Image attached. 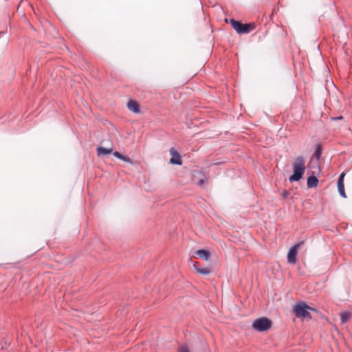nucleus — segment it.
<instances>
[{
    "label": "nucleus",
    "mask_w": 352,
    "mask_h": 352,
    "mask_svg": "<svg viewBox=\"0 0 352 352\" xmlns=\"http://www.w3.org/2000/svg\"><path fill=\"white\" fill-rule=\"evenodd\" d=\"M305 170V158L300 155L298 156L293 163L294 174L292 175L289 180L290 182H298L302 179Z\"/></svg>",
    "instance_id": "f257e3e1"
},
{
    "label": "nucleus",
    "mask_w": 352,
    "mask_h": 352,
    "mask_svg": "<svg viewBox=\"0 0 352 352\" xmlns=\"http://www.w3.org/2000/svg\"><path fill=\"white\" fill-rule=\"evenodd\" d=\"M293 310L295 316L302 320H310L311 318L309 311H316V309L309 307L304 302L294 305Z\"/></svg>",
    "instance_id": "f03ea898"
},
{
    "label": "nucleus",
    "mask_w": 352,
    "mask_h": 352,
    "mask_svg": "<svg viewBox=\"0 0 352 352\" xmlns=\"http://www.w3.org/2000/svg\"><path fill=\"white\" fill-rule=\"evenodd\" d=\"M227 23H230L232 28L240 34H245L251 32L256 28V25L254 23H242L239 21H236L234 19H231L228 21L226 19Z\"/></svg>",
    "instance_id": "7ed1b4c3"
},
{
    "label": "nucleus",
    "mask_w": 352,
    "mask_h": 352,
    "mask_svg": "<svg viewBox=\"0 0 352 352\" xmlns=\"http://www.w3.org/2000/svg\"><path fill=\"white\" fill-rule=\"evenodd\" d=\"M272 326V322L270 319L262 317L256 319L252 323V328L258 332L267 331L271 329Z\"/></svg>",
    "instance_id": "20e7f679"
},
{
    "label": "nucleus",
    "mask_w": 352,
    "mask_h": 352,
    "mask_svg": "<svg viewBox=\"0 0 352 352\" xmlns=\"http://www.w3.org/2000/svg\"><path fill=\"white\" fill-rule=\"evenodd\" d=\"M308 168L311 169H314L311 171V175L307 178V185L308 188H316L318 184V179L314 175H317L320 172L318 163H316L314 166L309 164Z\"/></svg>",
    "instance_id": "39448f33"
},
{
    "label": "nucleus",
    "mask_w": 352,
    "mask_h": 352,
    "mask_svg": "<svg viewBox=\"0 0 352 352\" xmlns=\"http://www.w3.org/2000/svg\"><path fill=\"white\" fill-rule=\"evenodd\" d=\"M304 243V241H300L294 246H292L287 254V261L289 263L295 264L296 263V256L298 253V250L300 247Z\"/></svg>",
    "instance_id": "423d86ee"
},
{
    "label": "nucleus",
    "mask_w": 352,
    "mask_h": 352,
    "mask_svg": "<svg viewBox=\"0 0 352 352\" xmlns=\"http://www.w3.org/2000/svg\"><path fill=\"white\" fill-rule=\"evenodd\" d=\"M170 153L173 155V157L170 160V163L172 164L182 165V160L180 155L174 148L170 149Z\"/></svg>",
    "instance_id": "0eeeda50"
},
{
    "label": "nucleus",
    "mask_w": 352,
    "mask_h": 352,
    "mask_svg": "<svg viewBox=\"0 0 352 352\" xmlns=\"http://www.w3.org/2000/svg\"><path fill=\"white\" fill-rule=\"evenodd\" d=\"M344 176H345L344 173H342L340 174V175L338 178V182H337V186H338V190L340 195L342 197L346 198V193L344 191Z\"/></svg>",
    "instance_id": "6e6552de"
},
{
    "label": "nucleus",
    "mask_w": 352,
    "mask_h": 352,
    "mask_svg": "<svg viewBox=\"0 0 352 352\" xmlns=\"http://www.w3.org/2000/svg\"><path fill=\"white\" fill-rule=\"evenodd\" d=\"M193 267L197 273L203 275H208L211 272V270L209 267H200L199 263L197 261L193 263Z\"/></svg>",
    "instance_id": "1a4fd4ad"
},
{
    "label": "nucleus",
    "mask_w": 352,
    "mask_h": 352,
    "mask_svg": "<svg viewBox=\"0 0 352 352\" xmlns=\"http://www.w3.org/2000/svg\"><path fill=\"white\" fill-rule=\"evenodd\" d=\"M129 109L134 113H139L140 111V105L135 100H131L127 104Z\"/></svg>",
    "instance_id": "9d476101"
},
{
    "label": "nucleus",
    "mask_w": 352,
    "mask_h": 352,
    "mask_svg": "<svg viewBox=\"0 0 352 352\" xmlns=\"http://www.w3.org/2000/svg\"><path fill=\"white\" fill-rule=\"evenodd\" d=\"M196 254L205 261H208L210 257V253L205 250H199L196 251Z\"/></svg>",
    "instance_id": "9b49d317"
},
{
    "label": "nucleus",
    "mask_w": 352,
    "mask_h": 352,
    "mask_svg": "<svg viewBox=\"0 0 352 352\" xmlns=\"http://www.w3.org/2000/svg\"><path fill=\"white\" fill-rule=\"evenodd\" d=\"M321 155H322V149L320 148V146H318V147L316 148V151H315L314 154V156L316 158V162H314V160H311L310 161L309 164H311V165H313V164H314V165L315 166V165H316V163H318V161L319 160V159H320V157Z\"/></svg>",
    "instance_id": "f8f14e48"
},
{
    "label": "nucleus",
    "mask_w": 352,
    "mask_h": 352,
    "mask_svg": "<svg viewBox=\"0 0 352 352\" xmlns=\"http://www.w3.org/2000/svg\"><path fill=\"white\" fill-rule=\"evenodd\" d=\"M97 153L98 155H107L112 153L111 148H107L104 147H98L97 148Z\"/></svg>",
    "instance_id": "ddd939ff"
},
{
    "label": "nucleus",
    "mask_w": 352,
    "mask_h": 352,
    "mask_svg": "<svg viewBox=\"0 0 352 352\" xmlns=\"http://www.w3.org/2000/svg\"><path fill=\"white\" fill-rule=\"evenodd\" d=\"M340 320L342 323L346 322L349 318H351V314L349 312H342L340 315Z\"/></svg>",
    "instance_id": "4468645a"
},
{
    "label": "nucleus",
    "mask_w": 352,
    "mask_h": 352,
    "mask_svg": "<svg viewBox=\"0 0 352 352\" xmlns=\"http://www.w3.org/2000/svg\"><path fill=\"white\" fill-rule=\"evenodd\" d=\"M120 160L129 163V164H132L133 162H132V160H131V158L128 156H126V155H122V157H120Z\"/></svg>",
    "instance_id": "2eb2a0df"
},
{
    "label": "nucleus",
    "mask_w": 352,
    "mask_h": 352,
    "mask_svg": "<svg viewBox=\"0 0 352 352\" xmlns=\"http://www.w3.org/2000/svg\"><path fill=\"white\" fill-rule=\"evenodd\" d=\"M178 352H190L188 348L184 345L180 346V348L178 349Z\"/></svg>",
    "instance_id": "dca6fc26"
},
{
    "label": "nucleus",
    "mask_w": 352,
    "mask_h": 352,
    "mask_svg": "<svg viewBox=\"0 0 352 352\" xmlns=\"http://www.w3.org/2000/svg\"><path fill=\"white\" fill-rule=\"evenodd\" d=\"M290 195V192L289 191L287 190H284L282 192H281V196L284 198V199H287L289 195Z\"/></svg>",
    "instance_id": "f3484780"
},
{
    "label": "nucleus",
    "mask_w": 352,
    "mask_h": 352,
    "mask_svg": "<svg viewBox=\"0 0 352 352\" xmlns=\"http://www.w3.org/2000/svg\"><path fill=\"white\" fill-rule=\"evenodd\" d=\"M113 155L120 160V157H122V155L118 151H115L113 152Z\"/></svg>",
    "instance_id": "a211bd4d"
},
{
    "label": "nucleus",
    "mask_w": 352,
    "mask_h": 352,
    "mask_svg": "<svg viewBox=\"0 0 352 352\" xmlns=\"http://www.w3.org/2000/svg\"><path fill=\"white\" fill-rule=\"evenodd\" d=\"M204 179H200V180L199 181V182H198V184H199V186H203V185H204Z\"/></svg>",
    "instance_id": "6ab92c4d"
},
{
    "label": "nucleus",
    "mask_w": 352,
    "mask_h": 352,
    "mask_svg": "<svg viewBox=\"0 0 352 352\" xmlns=\"http://www.w3.org/2000/svg\"><path fill=\"white\" fill-rule=\"evenodd\" d=\"M342 118V116H340V117H338V118H336L335 119H338V120H340Z\"/></svg>",
    "instance_id": "aec40b11"
}]
</instances>
